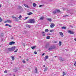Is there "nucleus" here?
I'll list each match as a JSON object with an SVG mask.
<instances>
[{"label": "nucleus", "instance_id": "36", "mask_svg": "<svg viewBox=\"0 0 76 76\" xmlns=\"http://www.w3.org/2000/svg\"><path fill=\"white\" fill-rule=\"evenodd\" d=\"M44 6V5H40L39 6V7H42V6Z\"/></svg>", "mask_w": 76, "mask_h": 76}, {"label": "nucleus", "instance_id": "12", "mask_svg": "<svg viewBox=\"0 0 76 76\" xmlns=\"http://www.w3.org/2000/svg\"><path fill=\"white\" fill-rule=\"evenodd\" d=\"M42 34H42L43 37H45V34H44V33H45V32L42 31Z\"/></svg>", "mask_w": 76, "mask_h": 76}, {"label": "nucleus", "instance_id": "52", "mask_svg": "<svg viewBox=\"0 0 76 76\" xmlns=\"http://www.w3.org/2000/svg\"><path fill=\"white\" fill-rule=\"evenodd\" d=\"M19 58H21V56H19Z\"/></svg>", "mask_w": 76, "mask_h": 76}, {"label": "nucleus", "instance_id": "1", "mask_svg": "<svg viewBox=\"0 0 76 76\" xmlns=\"http://www.w3.org/2000/svg\"><path fill=\"white\" fill-rule=\"evenodd\" d=\"M28 22L30 23H35V20L34 19H30L28 20Z\"/></svg>", "mask_w": 76, "mask_h": 76}, {"label": "nucleus", "instance_id": "57", "mask_svg": "<svg viewBox=\"0 0 76 76\" xmlns=\"http://www.w3.org/2000/svg\"><path fill=\"white\" fill-rule=\"evenodd\" d=\"M16 72H17V70L16 71Z\"/></svg>", "mask_w": 76, "mask_h": 76}, {"label": "nucleus", "instance_id": "39", "mask_svg": "<svg viewBox=\"0 0 76 76\" xmlns=\"http://www.w3.org/2000/svg\"><path fill=\"white\" fill-rule=\"evenodd\" d=\"M5 26H9V24H5Z\"/></svg>", "mask_w": 76, "mask_h": 76}, {"label": "nucleus", "instance_id": "56", "mask_svg": "<svg viewBox=\"0 0 76 76\" xmlns=\"http://www.w3.org/2000/svg\"><path fill=\"white\" fill-rule=\"evenodd\" d=\"M49 0L51 1V0Z\"/></svg>", "mask_w": 76, "mask_h": 76}, {"label": "nucleus", "instance_id": "51", "mask_svg": "<svg viewBox=\"0 0 76 76\" xmlns=\"http://www.w3.org/2000/svg\"><path fill=\"white\" fill-rule=\"evenodd\" d=\"M57 56H54V57H57Z\"/></svg>", "mask_w": 76, "mask_h": 76}, {"label": "nucleus", "instance_id": "24", "mask_svg": "<svg viewBox=\"0 0 76 76\" xmlns=\"http://www.w3.org/2000/svg\"><path fill=\"white\" fill-rule=\"evenodd\" d=\"M22 15H20L18 17V18L19 19H22Z\"/></svg>", "mask_w": 76, "mask_h": 76}, {"label": "nucleus", "instance_id": "9", "mask_svg": "<svg viewBox=\"0 0 76 76\" xmlns=\"http://www.w3.org/2000/svg\"><path fill=\"white\" fill-rule=\"evenodd\" d=\"M48 56H46L44 58V60H47V59H48Z\"/></svg>", "mask_w": 76, "mask_h": 76}, {"label": "nucleus", "instance_id": "34", "mask_svg": "<svg viewBox=\"0 0 76 76\" xmlns=\"http://www.w3.org/2000/svg\"><path fill=\"white\" fill-rule=\"evenodd\" d=\"M15 20L16 21H18V18H15Z\"/></svg>", "mask_w": 76, "mask_h": 76}, {"label": "nucleus", "instance_id": "16", "mask_svg": "<svg viewBox=\"0 0 76 76\" xmlns=\"http://www.w3.org/2000/svg\"><path fill=\"white\" fill-rule=\"evenodd\" d=\"M35 72L36 73H37V72H38V70H37V68H35Z\"/></svg>", "mask_w": 76, "mask_h": 76}, {"label": "nucleus", "instance_id": "50", "mask_svg": "<svg viewBox=\"0 0 76 76\" xmlns=\"http://www.w3.org/2000/svg\"><path fill=\"white\" fill-rule=\"evenodd\" d=\"M26 61H29V59H26Z\"/></svg>", "mask_w": 76, "mask_h": 76}, {"label": "nucleus", "instance_id": "20", "mask_svg": "<svg viewBox=\"0 0 76 76\" xmlns=\"http://www.w3.org/2000/svg\"><path fill=\"white\" fill-rule=\"evenodd\" d=\"M59 46H61V42H59Z\"/></svg>", "mask_w": 76, "mask_h": 76}, {"label": "nucleus", "instance_id": "44", "mask_svg": "<svg viewBox=\"0 0 76 76\" xmlns=\"http://www.w3.org/2000/svg\"><path fill=\"white\" fill-rule=\"evenodd\" d=\"M4 72V73H7V70H5V71Z\"/></svg>", "mask_w": 76, "mask_h": 76}, {"label": "nucleus", "instance_id": "14", "mask_svg": "<svg viewBox=\"0 0 76 76\" xmlns=\"http://www.w3.org/2000/svg\"><path fill=\"white\" fill-rule=\"evenodd\" d=\"M47 70H48V68L46 67L44 68V71L45 72Z\"/></svg>", "mask_w": 76, "mask_h": 76}, {"label": "nucleus", "instance_id": "38", "mask_svg": "<svg viewBox=\"0 0 76 76\" xmlns=\"http://www.w3.org/2000/svg\"><path fill=\"white\" fill-rule=\"evenodd\" d=\"M18 8L19 9H20V8H22V7L21 6H19Z\"/></svg>", "mask_w": 76, "mask_h": 76}, {"label": "nucleus", "instance_id": "45", "mask_svg": "<svg viewBox=\"0 0 76 76\" xmlns=\"http://www.w3.org/2000/svg\"><path fill=\"white\" fill-rule=\"evenodd\" d=\"M23 46H24V47H25V44L23 43Z\"/></svg>", "mask_w": 76, "mask_h": 76}, {"label": "nucleus", "instance_id": "58", "mask_svg": "<svg viewBox=\"0 0 76 76\" xmlns=\"http://www.w3.org/2000/svg\"><path fill=\"white\" fill-rule=\"evenodd\" d=\"M0 47H1V46H0Z\"/></svg>", "mask_w": 76, "mask_h": 76}, {"label": "nucleus", "instance_id": "43", "mask_svg": "<svg viewBox=\"0 0 76 76\" xmlns=\"http://www.w3.org/2000/svg\"><path fill=\"white\" fill-rule=\"evenodd\" d=\"M66 16H68V15H64V17H66Z\"/></svg>", "mask_w": 76, "mask_h": 76}, {"label": "nucleus", "instance_id": "21", "mask_svg": "<svg viewBox=\"0 0 76 76\" xmlns=\"http://www.w3.org/2000/svg\"><path fill=\"white\" fill-rule=\"evenodd\" d=\"M49 31V30L48 29H46L45 30V32H48Z\"/></svg>", "mask_w": 76, "mask_h": 76}, {"label": "nucleus", "instance_id": "23", "mask_svg": "<svg viewBox=\"0 0 76 76\" xmlns=\"http://www.w3.org/2000/svg\"><path fill=\"white\" fill-rule=\"evenodd\" d=\"M11 57L12 60H15V58H14V56H11Z\"/></svg>", "mask_w": 76, "mask_h": 76}, {"label": "nucleus", "instance_id": "32", "mask_svg": "<svg viewBox=\"0 0 76 76\" xmlns=\"http://www.w3.org/2000/svg\"><path fill=\"white\" fill-rule=\"evenodd\" d=\"M29 17H25V20H26L28 19V18Z\"/></svg>", "mask_w": 76, "mask_h": 76}, {"label": "nucleus", "instance_id": "8", "mask_svg": "<svg viewBox=\"0 0 76 76\" xmlns=\"http://www.w3.org/2000/svg\"><path fill=\"white\" fill-rule=\"evenodd\" d=\"M54 24L52 23L50 25V27L51 28H53L54 27Z\"/></svg>", "mask_w": 76, "mask_h": 76}, {"label": "nucleus", "instance_id": "40", "mask_svg": "<svg viewBox=\"0 0 76 76\" xmlns=\"http://www.w3.org/2000/svg\"><path fill=\"white\" fill-rule=\"evenodd\" d=\"M8 26L9 27H10V28H11V27H12V26L11 25H8Z\"/></svg>", "mask_w": 76, "mask_h": 76}, {"label": "nucleus", "instance_id": "4", "mask_svg": "<svg viewBox=\"0 0 76 76\" xmlns=\"http://www.w3.org/2000/svg\"><path fill=\"white\" fill-rule=\"evenodd\" d=\"M58 60H59L61 61H64V58L62 59V58L61 57L59 58H58Z\"/></svg>", "mask_w": 76, "mask_h": 76}, {"label": "nucleus", "instance_id": "18", "mask_svg": "<svg viewBox=\"0 0 76 76\" xmlns=\"http://www.w3.org/2000/svg\"><path fill=\"white\" fill-rule=\"evenodd\" d=\"M59 34H60V35H61L62 36H63V33L62 32H59Z\"/></svg>", "mask_w": 76, "mask_h": 76}, {"label": "nucleus", "instance_id": "48", "mask_svg": "<svg viewBox=\"0 0 76 76\" xmlns=\"http://www.w3.org/2000/svg\"><path fill=\"white\" fill-rule=\"evenodd\" d=\"M43 67H45V65H44Z\"/></svg>", "mask_w": 76, "mask_h": 76}, {"label": "nucleus", "instance_id": "11", "mask_svg": "<svg viewBox=\"0 0 76 76\" xmlns=\"http://www.w3.org/2000/svg\"><path fill=\"white\" fill-rule=\"evenodd\" d=\"M24 6L26 7H27V8H29V7L28 6V5L26 4H24Z\"/></svg>", "mask_w": 76, "mask_h": 76}, {"label": "nucleus", "instance_id": "25", "mask_svg": "<svg viewBox=\"0 0 76 76\" xmlns=\"http://www.w3.org/2000/svg\"><path fill=\"white\" fill-rule=\"evenodd\" d=\"M66 27H61V29H66Z\"/></svg>", "mask_w": 76, "mask_h": 76}, {"label": "nucleus", "instance_id": "37", "mask_svg": "<svg viewBox=\"0 0 76 76\" xmlns=\"http://www.w3.org/2000/svg\"><path fill=\"white\" fill-rule=\"evenodd\" d=\"M2 19H1V18L0 17V22H2Z\"/></svg>", "mask_w": 76, "mask_h": 76}, {"label": "nucleus", "instance_id": "3", "mask_svg": "<svg viewBox=\"0 0 76 76\" xmlns=\"http://www.w3.org/2000/svg\"><path fill=\"white\" fill-rule=\"evenodd\" d=\"M12 20H8L5 21L4 22L5 23H6V22H8V23H12Z\"/></svg>", "mask_w": 76, "mask_h": 76}, {"label": "nucleus", "instance_id": "49", "mask_svg": "<svg viewBox=\"0 0 76 76\" xmlns=\"http://www.w3.org/2000/svg\"><path fill=\"white\" fill-rule=\"evenodd\" d=\"M1 5L0 4V8H1Z\"/></svg>", "mask_w": 76, "mask_h": 76}, {"label": "nucleus", "instance_id": "30", "mask_svg": "<svg viewBox=\"0 0 76 76\" xmlns=\"http://www.w3.org/2000/svg\"><path fill=\"white\" fill-rule=\"evenodd\" d=\"M18 49H17L15 51H14V53H16V52H18Z\"/></svg>", "mask_w": 76, "mask_h": 76}, {"label": "nucleus", "instance_id": "17", "mask_svg": "<svg viewBox=\"0 0 76 76\" xmlns=\"http://www.w3.org/2000/svg\"><path fill=\"white\" fill-rule=\"evenodd\" d=\"M44 19V17H41L40 18V20H43V19Z\"/></svg>", "mask_w": 76, "mask_h": 76}, {"label": "nucleus", "instance_id": "59", "mask_svg": "<svg viewBox=\"0 0 76 76\" xmlns=\"http://www.w3.org/2000/svg\"><path fill=\"white\" fill-rule=\"evenodd\" d=\"M0 22H1V21H0Z\"/></svg>", "mask_w": 76, "mask_h": 76}, {"label": "nucleus", "instance_id": "33", "mask_svg": "<svg viewBox=\"0 0 76 76\" xmlns=\"http://www.w3.org/2000/svg\"><path fill=\"white\" fill-rule=\"evenodd\" d=\"M74 65V66H76V61H75V62Z\"/></svg>", "mask_w": 76, "mask_h": 76}, {"label": "nucleus", "instance_id": "6", "mask_svg": "<svg viewBox=\"0 0 76 76\" xmlns=\"http://www.w3.org/2000/svg\"><path fill=\"white\" fill-rule=\"evenodd\" d=\"M68 32V33H69L70 34H74V33H75L74 32L70 30H69Z\"/></svg>", "mask_w": 76, "mask_h": 76}, {"label": "nucleus", "instance_id": "53", "mask_svg": "<svg viewBox=\"0 0 76 76\" xmlns=\"http://www.w3.org/2000/svg\"><path fill=\"white\" fill-rule=\"evenodd\" d=\"M47 35H50V34H47Z\"/></svg>", "mask_w": 76, "mask_h": 76}, {"label": "nucleus", "instance_id": "31", "mask_svg": "<svg viewBox=\"0 0 76 76\" xmlns=\"http://www.w3.org/2000/svg\"><path fill=\"white\" fill-rule=\"evenodd\" d=\"M23 62L24 64L25 63H26V61H25V60H23Z\"/></svg>", "mask_w": 76, "mask_h": 76}, {"label": "nucleus", "instance_id": "5", "mask_svg": "<svg viewBox=\"0 0 76 76\" xmlns=\"http://www.w3.org/2000/svg\"><path fill=\"white\" fill-rule=\"evenodd\" d=\"M54 47L51 46L50 48L48 49V50L49 51H51V50H52L53 49H54Z\"/></svg>", "mask_w": 76, "mask_h": 76}, {"label": "nucleus", "instance_id": "46", "mask_svg": "<svg viewBox=\"0 0 76 76\" xmlns=\"http://www.w3.org/2000/svg\"><path fill=\"white\" fill-rule=\"evenodd\" d=\"M12 18H15V19L16 17H12Z\"/></svg>", "mask_w": 76, "mask_h": 76}, {"label": "nucleus", "instance_id": "28", "mask_svg": "<svg viewBox=\"0 0 76 76\" xmlns=\"http://www.w3.org/2000/svg\"><path fill=\"white\" fill-rule=\"evenodd\" d=\"M46 38H47V39H50V36H48V37H47Z\"/></svg>", "mask_w": 76, "mask_h": 76}, {"label": "nucleus", "instance_id": "19", "mask_svg": "<svg viewBox=\"0 0 76 76\" xmlns=\"http://www.w3.org/2000/svg\"><path fill=\"white\" fill-rule=\"evenodd\" d=\"M47 20H48L49 21H50V22H51V19L50 18H48L47 19Z\"/></svg>", "mask_w": 76, "mask_h": 76}, {"label": "nucleus", "instance_id": "55", "mask_svg": "<svg viewBox=\"0 0 76 76\" xmlns=\"http://www.w3.org/2000/svg\"><path fill=\"white\" fill-rule=\"evenodd\" d=\"M1 34H3V33H1Z\"/></svg>", "mask_w": 76, "mask_h": 76}, {"label": "nucleus", "instance_id": "42", "mask_svg": "<svg viewBox=\"0 0 76 76\" xmlns=\"http://www.w3.org/2000/svg\"><path fill=\"white\" fill-rule=\"evenodd\" d=\"M57 12H60V11L59 10H57Z\"/></svg>", "mask_w": 76, "mask_h": 76}, {"label": "nucleus", "instance_id": "41", "mask_svg": "<svg viewBox=\"0 0 76 76\" xmlns=\"http://www.w3.org/2000/svg\"><path fill=\"white\" fill-rule=\"evenodd\" d=\"M28 28H31V26L30 25H28Z\"/></svg>", "mask_w": 76, "mask_h": 76}, {"label": "nucleus", "instance_id": "15", "mask_svg": "<svg viewBox=\"0 0 76 76\" xmlns=\"http://www.w3.org/2000/svg\"><path fill=\"white\" fill-rule=\"evenodd\" d=\"M33 13L32 12H30L28 13L27 15H32V14H33Z\"/></svg>", "mask_w": 76, "mask_h": 76}, {"label": "nucleus", "instance_id": "7", "mask_svg": "<svg viewBox=\"0 0 76 76\" xmlns=\"http://www.w3.org/2000/svg\"><path fill=\"white\" fill-rule=\"evenodd\" d=\"M15 44V42H10L9 44V45H13Z\"/></svg>", "mask_w": 76, "mask_h": 76}, {"label": "nucleus", "instance_id": "26", "mask_svg": "<svg viewBox=\"0 0 76 76\" xmlns=\"http://www.w3.org/2000/svg\"><path fill=\"white\" fill-rule=\"evenodd\" d=\"M63 75H66V73L64 72H63Z\"/></svg>", "mask_w": 76, "mask_h": 76}, {"label": "nucleus", "instance_id": "10", "mask_svg": "<svg viewBox=\"0 0 76 76\" xmlns=\"http://www.w3.org/2000/svg\"><path fill=\"white\" fill-rule=\"evenodd\" d=\"M50 46V43H47L45 46L46 48H47L48 47Z\"/></svg>", "mask_w": 76, "mask_h": 76}, {"label": "nucleus", "instance_id": "47", "mask_svg": "<svg viewBox=\"0 0 76 76\" xmlns=\"http://www.w3.org/2000/svg\"><path fill=\"white\" fill-rule=\"evenodd\" d=\"M44 54H45V53H43L42 54V56H44Z\"/></svg>", "mask_w": 76, "mask_h": 76}, {"label": "nucleus", "instance_id": "54", "mask_svg": "<svg viewBox=\"0 0 76 76\" xmlns=\"http://www.w3.org/2000/svg\"><path fill=\"white\" fill-rule=\"evenodd\" d=\"M12 39H13V37H12Z\"/></svg>", "mask_w": 76, "mask_h": 76}, {"label": "nucleus", "instance_id": "27", "mask_svg": "<svg viewBox=\"0 0 76 76\" xmlns=\"http://www.w3.org/2000/svg\"><path fill=\"white\" fill-rule=\"evenodd\" d=\"M53 13L54 14H56V13H57V11H55L53 12Z\"/></svg>", "mask_w": 76, "mask_h": 76}, {"label": "nucleus", "instance_id": "13", "mask_svg": "<svg viewBox=\"0 0 76 76\" xmlns=\"http://www.w3.org/2000/svg\"><path fill=\"white\" fill-rule=\"evenodd\" d=\"M33 7H36L37 6V4H35V3H34L33 4Z\"/></svg>", "mask_w": 76, "mask_h": 76}, {"label": "nucleus", "instance_id": "29", "mask_svg": "<svg viewBox=\"0 0 76 76\" xmlns=\"http://www.w3.org/2000/svg\"><path fill=\"white\" fill-rule=\"evenodd\" d=\"M50 32H54V30H50Z\"/></svg>", "mask_w": 76, "mask_h": 76}, {"label": "nucleus", "instance_id": "22", "mask_svg": "<svg viewBox=\"0 0 76 76\" xmlns=\"http://www.w3.org/2000/svg\"><path fill=\"white\" fill-rule=\"evenodd\" d=\"M31 48L32 50H34V49H35V46H33L31 47Z\"/></svg>", "mask_w": 76, "mask_h": 76}, {"label": "nucleus", "instance_id": "35", "mask_svg": "<svg viewBox=\"0 0 76 76\" xmlns=\"http://www.w3.org/2000/svg\"><path fill=\"white\" fill-rule=\"evenodd\" d=\"M34 54H37V52H36V51H35V52H34Z\"/></svg>", "mask_w": 76, "mask_h": 76}, {"label": "nucleus", "instance_id": "2", "mask_svg": "<svg viewBox=\"0 0 76 76\" xmlns=\"http://www.w3.org/2000/svg\"><path fill=\"white\" fill-rule=\"evenodd\" d=\"M15 49H16V47H12L11 48H8V50H9V51H13L14 50H15Z\"/></svg>", "mask_w": 76, "mask_h": 76}]
</instances>
